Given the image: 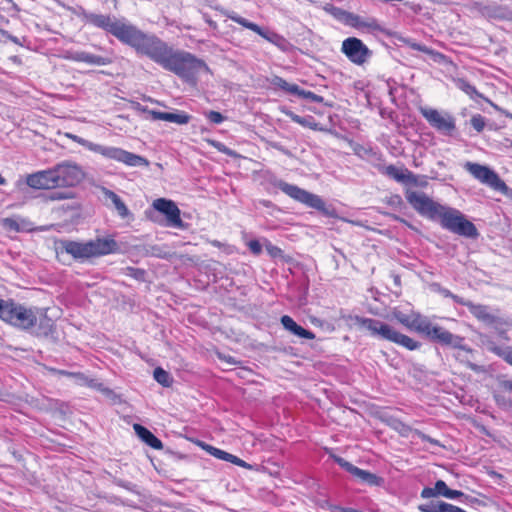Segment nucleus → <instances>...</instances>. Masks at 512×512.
<instances>
[{
	"instance_id": "43",
	"label": "nucleus",
	"mask_w": 512,
	"mask_h": 512,
	"mask_svg": "<svg viewBox=\"0 0 512 512\" xmlns=\"http://www.w3.org/2000/svg\"><path fill=\"white\" fill-rule=\"evenodd\" d=\"M48 198L53 201L65 200L73 198V195L71 192L53 191L49 194Z\"/></svg>"
},
{
	"instance_id": "50",
	"label": "nucleus",
	"mask_w": 512,
	"mask_h": 512,
	"mask_svg": "<svg viewBox=\"0 0 512 512\" xmlns=\"http://www.w3.org/2000/svg\"><path fill=\"white\" fill-rule=\"evenodd\" d=\"M395 429H397L402 436H408L409 433L413 431L410 426L402 422H398Z\"/></svg>"
},
{
	"instance_id": "44",
	"label": "nucleus",
	"mask_w": 512,
	"mask_h": 512,
	"mask_svg": "<svg viewBox=\"0 0 512 512\" xmlns=\"http://www.w3.org/2000/svg\"><path fill=\"white\" fill-rule=\"evenodd\" d=\"M394 317L398 322L409 328L411 319H412V313L411 314H405L403 312H395Z\"/></svg>"
},
{
	"instance_id": "26",
	"label": "nucleus",
	"mask_w": 512,
	"mask_h": 512,
	"mask_svg": "<svg viewBox=\"0 0 512 512\" xmlns=\"http://www.w3.org/2000/svg\"><path fill=\"white\" fill-rule=\"evenodd\" d=\"M102 192H103V195L105 196V198L110 199L112 201L118 215L122 219H126L131 215L126 204L115 192H113L112 190H109L105 187L102 188Z\"/></svg>"
},
{
	"instance_id": "1",
	"label": "nucleus",
	"mask_w": 512,
	"mask_h": 512,
	"mask_svg": "<svg viewBox=\"0 0 512 512\" xmlns=\"http://www.w3.org/2000/svg\"><path fill=\"white\" fill-rule=\"evenodd\" d=\"M82 19L86 24L110 33L121 43L132 47L137 53L149 57L163 69L186 81H194L201 70H208L203 60L189 52L174 50L156 35L143 32L125 18L84 12Z\"/></svg>"
},
{
	"instance_id": "37",
	"label": "nucleus",
	"mask_w": 512,
	"mask_h": 512,
	"mask_svg": "<svg viewBox=\"0 0 512 512\" xmlns=\"http://www.w3.org/2000/svg\"><path fill=\"white\" fill-rule=\"evenodd\" d=\"M437 287V291L443 296V297H446V298H451L455 303L457 304H460V305H463L465 299H463L462 297L456 295V294H453L450 290L446 289V288H443L441 287L440 285H435Z\"/></svg>"
},
{
	"instance_id": "11",
	"label": "nucleus",
	"mask_w": 512,
	"mask_h": 512,
	"mask_svg": "<svg viewBox=\"0 0 512 512\" xmlns=\"http://www.w3.org/2000/svg\"><path fill=\"white\" fill-rule=\"evenodd\" d=\"M57 187H74L84 178L82 168L71 161H63L53 167Z\"/></svg>"
},
{
	"instance_id": "23",
	"label": "nucleus",
	"mask_w": 512,
	"mask_h": 512,
	"mask_svg": "<svg viewBox=\"0 0 512 512\" xmlns=\"http://www.w3.org/2000/svg\"><path fill=\"white\" fill-rule=\"evenodd\" d=\"M283 327L288 330L290 333L304 339L313 340L315 339V334L310 330H306L300 325H298L292 317L288 315H284L280 319Z\"/></svg>"
},
{
	"instance_id": "54",
	"label": "nucleus",
	"mask_w": 512,
	"mask_h": 512,
	"mask_svg": "<svg viewBox=\"0 0 512 512\" xmlns=\"http://www.w3.org/2000/svg\"><path fill=\"white\" fill-rule=\"evenodd\" d=\"M463 496V492L461 491H458V490H452L449 488L447 494H446V498L448 499H457L459 497Z\"/></svg>"
},
{
	"instance_id": "4",
	"label": "nucleus",
	"mask_w": 512,
	"mask_h": 512,
	"mask_svg": "<svg viewBox=\"0 0 512 512\" xmlns=\"http://www.w3.org/2000/svg\"><path fill=\"white\" fill-rule=\"evenodd\" d=\"M409 329L415 330L421 334L427 336L430 340L440 343L441 345L451 346L458 348L466 352H471V348L463 344L464 338L455 334H452L448 330L433 325L426 317L419 313H412V319Z\"/></svg>"
},
{
	"instance_id": "7",
	"label": "nucleus",
	"mask_w": 512,
	"mask_h": 512,
	"mask_svg": "<svg viewBox=\"0 0 512 512\" xmlns=\"http://www.w3.org/2000/svg\"><path fill=\"white\" fill-rule=\"evenodd\" d=\"M271 185L275 188L280 189L287 196L293 200L300 202L307 207L316 209L321 212H325V202L322 198L316 194H313L307 190H304L297 185L289 184L282 179L273 178L270 181Z\"/></svg>"
},
{
	"instance_id": "19",
	"label": "nucleus",
	"mask_w": 512,
	"mask_h": 512,
	"mask_svg": "<svg viewBox=\"0 0 512 512\" xmlns=\"http://www.w3.org/2000/svg\"><path fill=\"white\" fill-rule=\"evenodd\" d=\"M60 243L62 249L67 254L71 255L74 260L83 262L85 260L91 259L89 241L79 242L73 240H62Z\"/></svg>"
},
{
	"instance_id": "45",
	"label": "nucleus",
	"mask_w": 512,
	"mask_h": 512,
	"mask_svg": "<svg viewBox=\"0 0 512 512\" xmlns=\"http://www.w3.org/2000/svg\"><path fill=\"white\" fill-rule=\"evenodd\" d=\"M434 488H435L436 496H443V497L446 496V494L449 490L447 484L443 480H437L434 485Z\"/></svg>"
},
{
	"instance_id": "35",
	"label": "nucleus",
	"mask_w": 512,
	"mask_h": 512,
	"mask_svg": "<svg viewBox=\"0 0 512 512\" xmlns=\"http://www.w3.org/2000/svg\"><path fill=\"white\" fill-rule=\"evenodd\" d=\"M492 351L499 357H501L503 360H505L507 363L512 365V347H494Z\"/></svg>"
},
{
	"instance_id": "32",
	"label": "nucleus",
	"mask_w": 512,
	"mask_h": 512,
	"mask_svg": "<svg viewBox=\"0 0 512 512\" xmlns=\"http://www.w3.org/2000/svg\"><path fill=\"white\" fill-rule=\"evenodd\" d=\"M456 85L460 90H462L464 93H466L473 99L481 96L480 93L477 91L476 87L470 84L465 79H458L456 81Z\"/></svg>"
},
{
	"instance_id": "24",
	"label": "nucleus",
	"mask_w": 512,
	"mask_h": 512,
	"mask_svg": "<svg viewBox=\"0 0 512 512\" xmlns=\"http://www.w3.org/2000/svg\"><path fill=\"white\" fill-rule=\"evenodd\" d=\"M418 510L420 512H467L458 506L444 501L420 504Z\"/></svg>"
},
{
	"instance_id": "18",
	"label": "nucleus",
	"mask_w": 512,
	"mask_h": 512,
	"mask_svg": "<svg viewBox=\"0 0 512 512\" xmlns=\"http://www.w3.org/2000/svg\"><path fill=\"white\" fill-rule=\"evenodd\" d=\"M89 244L91 258L114 254L119 251V245L113 237H98L96 239L89 240Z\"/></svg>"
},
{
	"instance_id": "6",
	"label": "nucleus",
	"mask_w": 512,
	"mask_h": 512,
	"mask_svg": "<svg viewBox=\"0 0 512 512\" xmlns=\"http://www.w3.org/2000/svg\"><path fill=\"white\" fill-rule=\"evenodd\" d=\"M438 220L443 229L459 236L472 239L479 236L476 226L457 209L445 206Z\"/></svg>"
},
{
	"instance_id": "28",
	"label": "nucleus",
	"mask_w": 512,
	"mask_h": 512,
	"mask_svg": "<svg viewBox=\"0 0 512 512\" xmlns=\"http://www.w3.org/2000/svg\"><path fill=\"white\" fill-rule=\"evenodd\" d=\"M399 40L404 45L410 47L413 50L420 51V52H423L425 54L431 55L434 60H437L438 58H442L443 57V55L441 53L436 52L433 49H431V48H429V47H427V46H425L423 44L417 43V42H415L411 38L400 37Z\"/></svg>"
},
{
	"instance_id": "59",
	"label": "nucleus",
	"mask_w": 512,
	"mask_h": 512,
	"mask_svg": "<svg viewBox=\"0 0 512 512\" xmlns=\"http://www.w3.org/2000/svg\"><path fill=\"white\" fill-rule=\"evenodd\" d=\"M9 39L16 44L18 43V39L15 36H9Z\"/></svg>"
},
{
	"instance_id": "22",
	"label": "nucleus",
	"mask_w": 512,
	"mask_h": 512,
	"mask_svg": "<svg viewBox=\"0 0 512 512\" xmlns=\"http://www.w3.org/2000/svg\"><path fill=\"white\" fill-rule=\"evenodd\" d=\"M383 174L400 183L417 185V176L408 169H399L391 164L384 167Z\"/></svg>"
},
{
	"instance_id": "2",
	"label": "nucleus",
	"mask_w": 512,
	"mask_h": 512,
	"mask_svg": "<svg viewBox=\"0 0 512 512\" xmlns=\"http://www.w3.org/2000/svg\"><path fill=\"white\" fill-rule=\"evenodd\" d=\"M0 319L22 331L32 333L37 337H47L53 332L52 320L46 312L36 306H26L12 299H0Z\"/></svg>"
},
{
	"instance_id": "48",
	"label": "nucleus",
	"mask_w": 512,
	"mask_h": 512,
	"mask_svg": "<svg viewBox=\"0 0 512 512\" xmlns=\"http://www.w3.org/2000/svg\"><path fill=\"white\" fill-rule=\"evenodd\" d=\"M415 435H417L422 441H426V442H429L435 446H440V442L436 439H433L431 438L430 436L426 435L425 433L419 431V430H415L414 431Z\"/></svg>"
},
{
	"instance_id": "55",
	"label": "nucleus",
	"mask_w": 512,
	"mask_h": 512,
	"mask_svg": "<svg viewBox=\"0 0 512 512\" xmlns=\"http://www.w3.org/2000/svg\"><path fill=\"white\" fill-rule=\"evenodd\" d=\"M89 385L91 387H95V388L99 389L100 391L104 392L105 394L111 393L110 389L103 387V384H101V383H95L94 380H91Z\"/></svg>"
},
{
	"instance_id": "17",
	"label": "nucleus",
	"mask_w": 512,
	"mask_h": 512,
	"mask_svg": "<svg viewBox=\"0 0 512 512\" xmlns=\"http://www.w3.org/2000/svg\"><path fill=\"white\" fill-rule=\"evenodd\" d=\"M26 184L33 189H54L57 188L53 168L29 174L26 177Z\"/></svg>"
},
{
	"instance_id": "13",
	"label": "nucleus",
	"mask_w": 512,
	"mask_h": 512,
	"mask_svg": "<svg viewBox=\"0 0 512 512\" xmlns=\"http://www.w3.org/2000/svg\"><path fill=\"white\" fill-rule=\"evenodd\" d=\"M342 53L355 65H363L373 55V52L356 37L346 38L342 42Z\"/></svg>"
},
{
	"instance_id": "56",
	"label": "nucleus",
	"mask_w": 512,
	"mask_h": 512,
	"mask_svg": "<svg viewBox=\"0 0 512 512\" xmlns=\"http://www.w3.org/2000/svg\"><path fill=\"white\" fill-rule=\"evenodd\" d=\"M342 12H346L345 10L343 9H340V8H336L335 9V13H334V16L339 19L340 21H342V18H343V14Z\"/></svg>"
},
{
	"instance_id": "21",
	"label": "nucleus",
	"mask_w": 512,
	"mask_h": 512,
	"mask_svg": "<svg viewBox=\"0 0 512 512\" xmlns=\"http://www.w3.org/2000/svg\"><path fill=\"white\" fill-rule=\"evenodd\" d=\"M152 119L161 120L178 125L188 124L191 120V116L184 111L175 110L174 112H163V111H151Z\"/></svg>"
},
{
	"instance_id": "53",
	"label": "nucleus",
	"mask_w": 512,
	"mask_h": 512,
	"mask_svg": "<svg viewBox=\"0 0 512 512\" xmlns=\"http://www.w3.org/2000/svg\"><path fill=\"white\" fill-rule=\"evenodd\" d=\"M499 387L503 391L512 392V380H500L499 381Z\"/></svg>"
},
{
	"instance_id": "38",
	"label": "nucleus",
	"mask_w": 512,
	"mask_h": 512,
	"mask_svg": "<svg viewBox=\"0 0 512 512\" xmlns=\"http://www.w3.org/2000/svg\"><path fill=\"white\" fill-rule=\"evenodd\" d=\"M470 123L477 132H482L485 128L486 120L481 114H476L472 116Z\"/></svg>"
},
{
	"instance_id": "33",
	"label": "nucleus",
	"mask_w": 512,
	"mask_h": 512,
	"mask_svg": "<svg viewBox=\"0 0 512 512\" xmlns=\"http://www.w3.org/2000/svg\"><path fill=\"white\" fill-rule=\"evenodd\" d=\"M201 447L215 458L228 461L230 453L205 443L201 444Z\"/></svg>"
},
{
	"instance_id": "52",
	"label": "nucleus",
	"mask_w": 512,
	"mask_h": 512,
	"mask_svg": "<svg viewBox=\"0 0 512 512\" xmlns=\"http://www.w3.org/2000/svg\"><path fill=\"white\" fill-rule=\"evenodd\" d=\"M421 497L424 499L436 497L435 488L434 487L433 488H431V487L423 488V490L421 491Z\"/></svg>"
},
{
	"instance_id": "27",
	"label": "nucleus",
	"mask_w": 512,
	"mask_h": 512,
	"mask_svg": "<svg viewBox=\"0 0 512 512\" xmlns=\"http://www.w3.org/2000/svg\"><path fill=\"white\" fill-rule=\"evenodd\" d=\"M287 115L290 117V119L293 122H295L303 127L312 129L314 131H322L323 130L322 127H320V124L318 122H316L314 117L311 115L300 116V115L295 114L294 112H288Z\"/></svg>"
},
{
	"instance_id": "63",
	"label": "nucleus",
	"mask_w": 512,
	"mask_h": 512,
	"mask_svg": "<svg viewBox=\"0 0 512 512\" xmlns=\"http://www.w3.org/2000/svg\"><path fill=\"white\" fill-rule=\"evenodd\" d=\"M469 367H470L471 369H473V370H475V369H476V366H475L474 364H469Z\"/></svg>"
},
{
	"instance_id": "29",
	"label": "nucleus",
	"mask_w": 512,
	"mask_h": 512,
	"mask_svg": "<svg viewBox=\"0 0 512 512\" xmlns=\"http://www.w3.org/2000/svg\"><path fill=\"white\" fill-rule=\"evenodd\" d=\"M354 478L369 486H383L385 482L382 477L363 469H359Z\"/></svg>"
},
{
	"instance_id": "51",
	"label": "nucleus",
	"mask_w": 512,
	"mask_h": 512,
	"mask_svg": "<svg viewBox=\"0 0 512 512\" xmlns=\"http://www.w3.org/2000/svg\"><path fill=\"white\" fill-rule=\"evenodd\" d=\"M128 270L131 272L130 275L136 278L137 280H143L145 271L138 268H128Z\"/></svg>"
},
{
	"instance_id": "25",
	"label": "nucleus",
	"mask_w": 512,
	"mask_h": 512,
	"mask_svg": "<svg viewBox=\"0 0 512 512\" xmlns=\"http://www.w3.org/2000/svg\"><path fill=\"white\" fill-rule=\"evenodd\" d=\"M138 437L153 449L160 450L163 448V443L157 438L150 430L140 424L133 426Z\"/></svg>"
},
{
	"instance_id": "42",
	"label": "nucleus",
	"mask_w": 512,
	"mask_h": 512,
	"mask_svg": "<svg viewBox=\"0 0 512 512\" xmlns=\"http://www.w3.org/2000/svg\"><path fill=\"white\" fill-rule=\"evenodd\" d=\"M247 246H248L249 250L251 251V253L255 256H258L262 253L263 245L260 243L259 240H256V239L250 240L247 243Z\"/></svg>"
},
{
	"instance_id": "10",
	"label": "nucleus",
	"mask_w": 512,
	"mask_h": 512,
	"mask_svg": "<svg viewBox=\"0 0 512 512\" xmlns=\"http://www.w3.org/2000/svg\"><path fill=\"white\" fill-rule=\"evenodd\" d=\"M342 22L345 25L353 27L363 33H370L373 35L383 34L386 36H392V32L384 27L374 17H362L352 12H342Z\"/></svg>"
},
{
	"instance_id": "58",
	"label": "nucleus",
	"mask_w": 512,
	"mask_h": 512,
	"mask_svg": "<svg viewBox=\"0 0 512 512\" xmlns=\"http://www.w3.org/2000/svg\"><path fill=\"white\" fill-rule=\"evenodd\" d=\"M211 243L216 246V247H220L221 246V242H219L218 240H213L211 241Z\"/></svg>"
},
{
	"instance_id": "5",
	"label": "nucleus",
	"mask_w": 512,
	"mask_h": 512,
	"mask_svg": "<svg viewBox=\"0 0 512 512\" xmlns=\"http://www.w3.org/2000/svg\"><path fill=\"white\" fill-rule=\"evenodd\" d=\"M67 137L70 138L72 141L78 143L79 145L83 146L87 150L102 155L106 159L115 160L131 167L149 165V161L146 158L134 154L132 152L126 151L122 148L96 144L78 135L70 133L67 134Z\"/></svg>"
},
{
	"instance_id": "61",
	"label": "nucleus",
	"mask_w": 512,
	"mask_h": 512,
	"mask_svg": "<svg viewBox=\"0 0 512 512\" xmlns=\"http://www.w3.org/2000/svg\"><path fill=\"white\" fill-rule=\"evenodd\" d=\"M394 280H395V283H396V284H399V283H400V278H399V276H395Z\"/></svg>"
},
{
	"instance_id": "12",
	"label": "nucleus",
	"mask_w": 512,
	"mask_h": 512,
	"mask_svg": "<svg viewBox=\"0 0 512 512\" xmlns=\"http://www.w3.org/2000/svg\"><path fill=\"white\" fill-rule=\"evenodd\" d=\"M227 17L229 19H231L232 21L240 24L241 26L257 33L258 35H260L261 37H263L270 43L277 46L280 50H282V51L288 50L290 43L282 35H279L278 33L264 29V28L260 27L259 25H257L256 23H253V22L247 20L246 18L239 16L235 12L228 13Z\"/></svg>"
},
{
	"instance_id": "40",
	"label": "nucleus",
	"mask_w": 512,
	"mask_h": 512,
	"mask_svg": "<svg viewBox=\"0 0 512 512\" xmlns=\"http://www.w3.org/2000/svg\"><path fill=\"white\" fill-rule=\"evenodd\" d=\"M493 396H494V399L499 407L504 408V409L512 408V401L509 398H507L505 395L495 392Z\"/></svg>"
},
{
	"instance_id": "64",
	"label": "nucleus",
	"mask_w": 512,
	"mask_h": 512,
	"mask_svg": "<svg viewBox=\"0 0 512 512\" xmlns=\"http://www.w3.org/2000/svg\"><path fill=\"white\" fill-rule=\"evenodd\" d=\"M395 198L397 199L398 203L401 202V198L399 196H395Z\"/></svg>"
},
{
	"instance_id": "57",
	"label": "nucleus",
	"mask_w": 512,
	"mask_h": 512,
	"mask_svg": "<svg viewBox=\"0 0 512 512\" xmlns=\"http://www.w3.org/2000/svg\"><path fill=\"white\" fill-rule=\"evenodd\" d=\"M6 183V179L0 174V185H5Z\"/></svg>"
},
{
	"instance_id": "8",
	"label": "nucleus",
	"mask_w": 512,
	"mask_h": 512,
	"mask_svg": "<svg viewBox=\"0 0 512 512\" xmlns=\"http://www.w3.org/2000/svg\"><path fill=\"white\" fill-rule=\"evenodd\" d=\"M464 168L478 181L502 193L505 196L512 194V189L490 167L478 163L467 162Z\"/></svg>"
},
{
	"instance_id": "34",
	"label": "nucleus",
	"mask_w": 512,
	"mask_h": 512,
	"mask_svg": "<svg viewBox=\"0 0 512 512\" xmlns=\"http://www.w3.org/2000/svg\"><path fill=\"white\" fill-rule=\"evenodd\" d=\"M333 459L341 468L350 473L353 477L356 476L360 469L340 456H334Z\"/></svg>"
},
{
	"instance_id": "36",
	"label": "nucleus",
	"mask_w": 512,
	"mask_h": 512,
	"mask_svg": "<svg viewBox=\"0 0 512 512\" xmlns=\"http://www.w3.org/2000/svg\"><path fill=\"white\" fill-rule=\"evenodd\" d=\"M303 99L309 100L314 103H322L323 97L320 95L315 94L312 91L303 90L300 87H298V92L295 94Z\"/></svg>"
},
{
	"instance_id": "16",
	"label": "nucleus",
	"mask_w": 512,
	"mask_h": 512,
	"mask_svg": "<svg viewBox=\"0 0 512 512\" xmlns=\"http://www.w3.org/2000/svg\"><path fill=\"white\" fill-rule=\"evenodd\" d=\"M463 306H466L474 317L488 325L512 326V319L505 320L491 314L489 308L485 305L474 304L469 300H465Z\"/></svg>"
},
{
	"instance_id": "47",
	"label": "nucleus",
	"mask_w": 512,
	"mask_h": 512,
	"mask_svg": "<svg viewBox=\"0 0 512 512\" xmlns=\"http://www.w3.org/2000/svg\"><path fill=\"white\" fill-rule=\"evenodd\" d=\"M118 486L130 491V492H133V493H137L138 494V491H137V486L131 482H128V481H123V480H117L115 482Z\"/></svg>"
},
{
	"instance_id": "9",
	"label": "nucleus",
	"mask_w": 512,
	"mask_h": 512,
	"mask_svg": "<svg viewBox=\"0 0 512 512\" xmlns=\"http://www.w3.org/2000/svg\"><path fill=\"white\" fill-rule=\"evenodd\" d=\"M405 196L408 203L414 208V210L417 213L432 221L438 220L441 212L444 210L445 207L435 202L424 192L407 191Z\"/></svg>"
},
{
	"instance_id": "62",
	"label": "nucleus",
	"mask_w": 512,
	"mask_h": 512,
	"mask_svg": "<svg viewBox=\"0 0 512 512\" xmlns=\"http://www.w3.org/2000/svg\"><path fill=\"white\" fill-rule=\"evenodd\" d=\"M208 23H209L210 26L216 27L215 22H213L212 20H209Z\"/></svg>"
},
{
	"instance_id": "39",
	"label": "nucleus",
	"mask_w": 512,
	"mask_h": 512,
	"mask_svg": "<svg viewBox=\"0 0 512 512\" xmlns=\"http://www.w3.org/2000/svg\"><path fill=\"white\" fill-rule=\"evenodd\" d=\"M264 247L267 251V253L272 258H278L282 256L283 251L278 246L272 244L269 240L264 239Z\"/></svg>"
},
{
	"instance_id": "46",
	"label": "nucleus",
	"mask_w": 512,
	"mask_h": 512,
	"mask_svg": "<svg viewBox=\"0 0 512 512\" xmlns=\"http://www.w3.org/2000/svg\"><path fill=\"white\" fill-rule=\"evenodd\" d=\"M227 462L233 463V464H235V465H237L239 467L251 468V465H249L244 460L240 459L239 457H237V456H235L233 454L229 455V458H228Z\"/></svg>"
},
{
	"instance_id": "31",
	"label": "nucleus",
	"mask_w": 512,
	"mask_h": 512,
	"mask_svg": "<svg viewBox=\"0 0 512 512\" xmlns=\"http://www.w3.org/2000/svg\"><path fill=\"white\" fill-rule=\"evenodd\" d=\"M153 376L154 379L163 387H170L173 382L170 373L161 367H157L154 369Z\"/></svg>"
},
{
	"instance_id": "30",
	"label": "nucleus",
	"mask_w": 512,
	"mask_h": 512,
	"mask_svg": "<svg viewBox=\"0 0 512 512\" xmlns=\"http://www.w3.org/2000/svg\"><path fill=\"white\" fill-rule=\"evenodd\" d=\"M269 82L273 87L280 88L290 94L295 95L298 92V85L290 84L280 76H273Z\"/></svg>"
},
{
	"instance_id": "15",
	"label": "nucleus",
	"mask_w": 512,
	"mask_h": 512,
	"mask_svg": "<svg viewBox=\"0 0 512 512\" xmlns=\"http://www.w3.org/2000/svg\"><path fill=\"white\" fill-rule=\"evenodd\" d=\"M153 208L165 215L167 226L180 228L183 226L181 212L176 203L172 200L159 198L153 201Z\"/></svg>"
},
{
	"instance_id": "14",
	"label": "nucleus",
	"mask_w": 512,
	"mask_h": 512,
	"mask_svg": "<svg viewBox=\"0 0 512 512\" xmlns=\"http://www.w3.org/2000/svg\"><path fill=\"white\" fill-rule=\"evenodd\" d=\"M420 113L433 128L443 134L451 135L456 129L454 117L447 112L442 114L434 108L422 107Z\"/></svg>"
},
{
	"instance_id": "3",
	"label": "nucleus",
	"mask_w": 512,
	"mask_h": 512,
	"mask_svg": "<svg viewBox=\"0 0 512 512\" xmlns=\"http://www.w3.org/2000/svg\"><path fill=\"white\" fill-rule=\"evenodd\" d=\"M342 319L351 327L357 326L360 329L367 330L373 337L393 342L410 351L417 350L421 346L420 342L396 331L393 327L380 320L351 314L343 315Z\"/></svg>"
},
{
	"instance_id": "49",
	"label": "nucleus",
	"mask_w": 512,
	"mask_h": 512,
	"mask_svg": "<svg viewBox=\"0 0 512 512\" xmlns=\"http://www.w3.org/2000/svg\"><path fill=\"white\" fill-rule=\"evenodd\" d=\"M3 225L5 228L10 229V230H14V231L20 230L19 224L17 223L16 220H14L12 218L3 219Z\"/></svg>"
},
{
	"instance_id": "20",
	"label": "nucleus",
	"mask_w": 512,
	"mask_h": 512,
	"mask_svg": "<svg viewBox=\"0 0 512 512\" xmlns=\"http://www.w3.org/2000/svg\"><path fill=\"white\" fill-rule=\"evenodd\" d=\"M64 58L74 62H83L94 66H105L112 62L110 58L95 55L86 51H67Z\"/></svg>"
},
{
	"instance_id": "60",
	"label": "nucleus",
	"mask_w": 512,
	"mask_h": 512,
	"mask_svg": "<svg viewBox=\"0 0 512 512\" xmlns=\"http://www.w3.org/2000/svg\"><path fill=\"white\" fill-rule=\"evenodd\" d=\"M393 218H394L395 220H397V221H400V222L405 223V220H404V219H402V218H400L399 216H395V215H394V216H393Z\"/></svg>"
},
{
	"instance_id": "41",
	"label": "nucleus",
	"mask_w": 512,
	"mask_h": 512,
	"mask_svg": "<svg viewBox=\"0 0 512 512\" xmlns=\"http://www.w3.org/2000/svg\"><path fill=\"white\" fill-rule=\"evenodd\" d=\"M206 118L213 124H220L225 120V117L217 111H208L205 113Z\"/></svg>"
}]
</instances>
